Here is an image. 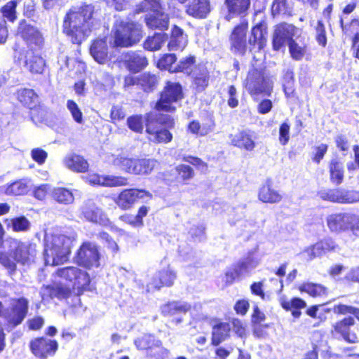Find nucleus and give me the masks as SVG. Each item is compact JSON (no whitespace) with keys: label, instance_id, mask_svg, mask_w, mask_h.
I'll use <instances>...</instances> for the list:
<instances>
[{"label":"nucleus","instance_id":"f257e3e1","mask_svg":"<svg viewBox=\"0 0 359 359\" xmlns=\"http://www.w3.org/2000/svg\"><path fill=\"white\" fill-rule=\"evenodd\" d=\"M76 238V233L72 229L46 231L43 251L45 264L55 266L67 262Z\"/></svg>","mask_w":359,"mask_h":359},{"label":"nucleus","instance_id":"f03ea898","mask_svg":"<svg viewBox=\"0 0 359 359\" xmlns=\"http://www.w3.org/2000/svg\"><path fill=\"white\" fill-rule=\"evenodd\" d=\"M94 6L84 5L67 14L63 24L64 32L74 43L80 44L90 34L93 26Z\"/></svg>","mask_w":359,"mask_h":359},{"label":"nucleus","instance_id":"7ed1b4c3","mask_svg":"<svg viewBox=\"0 0 359 359\" xmlns=\"http://www.w3.org/2000/svg\"><path fill=\"white\" fill-rule=\"evenodd\" d=\"M105 160L123 171L137 175L151 174L158 164L154 158H133L123 154H108L105 156Z\"/></svg>","mask_w":359,"mask_h":359},{"label":"nucleus","instance_id":"20e7f679","mask_svg":"<svg viewBox=\"0 0 359 359\" xmlns=\"http://www.w3.org/2000/svg\"><path fill=\"white\" fill-rule=\"evenodd\" d=\"M245 87L253 97L258 95H270L273 88V81L262 71L252 69L248 74Z\"/></svg>","mask_w":359,"mask_h":359},{"label":"nucleus","instance_id":"39448f33","mask_svg":"<svg viewBox=\"0 0 359 359\" xmlns=\"http://www.w3.org/2000/svg\"><path fill=\"white\" fill-rule=\"evenodd\" d=\"M142 37L140 29L133 22H116L114 27V46L128 47Z\"/></svg>","mask_w":359,"mask_h":359},{"label":"nucleus","instance_id":"423d86ee","mask_svg":"<svg viewBox=\"0 0 359 359\" xmlns=\"http://www.w3.org/2000/svg\"><path fill=\"white\" fill-rule=\"evenodd\" d=\"M9 248L13 252L15 262L23 265L29 264L34 261L36 255V245L29 242H22L17 239L10 238L7 241Z\"/></svg>","mask_w":359,"mask_h":359},{"label":"nucleus","instance_id":"0eeeda50","mask_svg":"<svg viewBox=\"0 0 359 359\" xmlns=\"http://www.w3.org/2000/svg\"><path fill=\"white\" fill-rule=\"evenodd\" d=\"M75 262L86 269L97 268L100 263V254L97 246L90 242H85L78 250Z\"/></svg>","mask_w":359,"mask_h":359},{"label":"nucleus","instance_id":"6e6552de","mask_svg":"<svg viewBox=\"0 0 359 359\" xmlns=\"http://www.w3.org/2000/svg\"><path fill=\"white\" fill-rule=\"evenodd\" d=\"M358 215L351 212L332 214L327 218L328 228L332 232L341 233L350 230L355 236Z\"/></svg>","mask_w":359,"mask_h":359},{"label":"nucleus","instance_id":"1a4fd4ad","mask_svg":"<svg viewBox=\"0 0 359 359\" xmlns=\"http://www.w3.org/2000/svg\"><path fill=\"white\" fill-rule=\"evenodd\" d=\"M182 97V87L179 83L168 81L161 93L156 107L158 110L172 111L175 109V104Z\"/></svg>","mask_w":359,"mask_h":359},{"label":"nucleus","instance_id":"9d476101","mask_svg":"<svg viewBox=\"0 0 359 359\" xmlns=\"http://www.w3.org/2000/svg\"><path fill=\"white\" fill-rule=\"evenodd\" d=\"M57 274L60 278L69 282L72 287L79 291L85 289L90 283L88 273L75 266L59 269Z\"/></svg>","mask_w":359,"mask_h":359},{"label":"nucleus","instance_id":"9b49d317","mask_svg":"<svg viewBox=\"0 0 359 359\" xmlns=\"http://www.w3.org/2000/svg\"><path fill=\"white\" fill-rule=\"evenodd\" d=\"M28 306L29 302L25 298L22 297L12 300L10 310H8L4 315L8 322V328H14L23 321L27 316Z\"/></svg>","mask_w":359,"mask_h":359},{"label":"nucleus","instance_id":"f8f14e48","mask_svg":"<svg viewBox=\"0 0 359 359\" xmlns=\"http://www.w3.org/2000/svg\"><path fill=\"white\" fill-rule=\"evenodd\" d=\"M299 30L291 24L282 23L276 26L273 35V48L279 50L286 43L288 45L293 41V37L297 36Z\"/></svg>","mask_w":359,"mask_h":359},{"label":"nucleus","instance_id":"ddd939ff","mask_svg":"<svg viewBox=\"0 0 359 359\" xmlns=\"http://www.w3.org/2000/svg\"><path fill=\"white\" fill-rule=\"evenodd\" d=\"M355 324V320L352 317L344 318L332 325V335L335 338H342L350 344H355L359 341L358 337L351 327Z\"/></svg>","mask_w":359,"mask_h":359},{"label":"nucleus","instance_id":"4468645a","mask_svg":"<svg viewBox=\"0 0 359 359\" xmlns=\"http://www.w3.org/2000/svg\"><path fill=\"white\" fill-rule=\"evenodd\" d=\"M58 348L55 340L46 337L36 338L30 342L32 353L39 359H46L53 355Z\"/></svg>","mask_w":359,"mask_h":359},{"label":"nucleus","instance_id":"2eb2a0df","mask_svg":"<svg viewBox=\"0 0 359 359\" xmlns=\"http://www.w3.org/2000/svg\"><path fill=\"white\" fill-rule=\"evenodd\" d=\"M151 198L152 194L144 189H130L121 191L116 202L122 209H128L137 199L148 201Z\"/></svg>","mask_w":359,"mask_h":359},{"label":"nucleus","instance_id":"dca6fc26","mask_svg":"<svg viewBox=\"0 0 359 359\" xmlns=\"http://www.w3.org/2000/svg\"><path fill=\"white\" fill-rule=\"evenodd\" d=\"M248 27V22L243 20L233 29L230 36L231 49L239 54H244L247 48L246 32Z\"/></svg>","mask_w":359,"mask_h":359},{"label":"nucleus","instance_id":"f3484780","mask_svg":"<svg viewBox=\"0 0 359 359\" xmlns=\"http://www.w3.org/2000/svg\"><path fill=\"white\" fill-rule=\"evenodd\" d=\"M152 114H148L146 117V132L149 141L154 143H168L172 139V134L166 129L156 127L151 121Z\"/></svg>","mask_w":359,"mask_h":359},{"label":"nucleus","instance_id":"a211bd4d","mask_svg":"<svg viewBox=\"0 0 359 359\" xmlns=\"http://www.w3.org/2000/svg\"><path fill=\"white\" fill-rule=\"evenodd\" d=\"M256 139V134L250 130H242L230 135L232 145L248 151H251L255 148Z\"/></svg>","mask_w":359,"mask_h":359},{"label":"nucleus","instance_id":"6ab92c4d","mask_svg":"<svg viewBox=\"0 0 359 359\" xmlns=\"http://www.w3.org/2000/svg\"><path fill=\"white\" fill-rule=\"evenodd\" d=\"M83 179L90 184L102 185L104 187H119L127 184V179L123 177L113 175H99L89 174L83 176Z\"/></svg>","mask_w":359,"mask_h":359},{"label":"nucleus","instance_id":"aec40b11","mask_svg":"<svg viewBox=\"0 0 359 359\" xmlns=\"http://www.w3.org/2000/svg\"><path fill=\"white\" fill-rule=\"evenodd\" d=\"M198 311L201 309V304H195L191 306L185 302H171L161 307V312L165 316H174L184 314L191 310Z\"/></svg>","mask_w":359,"mask_h":359},{"label":"nucleus","instance_id":"412c9836","mask_svg":"<svg viewBox=\"0 0 359 359\" xmlns=\"http://www.w3.org/2000/svg\"><path fill=\"white\" fill-rule=\"evenodd\" d=\"M81 212L88 222L102 226H107L109 223V219L103 211L90 201L87 202L82 207Z\"/></svg>","mask_w":359,"mask_h":359},{"label":"nucleus","instance_id":"4be33fe9","mask_svg":"<svg viewBox=\"0 0 359 359\" xmlns=\"http://www.w3.org/2000/svg\"><path fill=\"white\" fill-rule=\"evenodd\" d=\"M338 248V245L331 238H326L315 245L306 248L302 254L308 259H313L315 257H320L327 252L334 251Z\"/></svg>","mask_w":359,"mask_h":359},{"label":"nucleus","instance_id":"5701e85b","mask_svg":"<svg viewBox=\"0 0 359 359\" xmlns=\"http://www.w3.org/2000/svg\"><path fill=\"white\" fill-rule=\"evenodd\" d=\"M266 25L262 21L256 25L252 29L251 35L249 38L250 50H260L266 45Z\"/></svg>","mask_w":359,"mask_h":359},{"label":"nucleus","instance_id":"b1692460","mask_svg":"<svg viewBox=\"0 0 359 359\" xmlns=\"http://www.w3.org/2000/svg\"><path fill=\"white\" fill-rule=\"evenodd\" d=\"M41 295L43 301L49 299H66L71 293L70 289L61 284L43 286L41 289Z\"/></svg>","mask_w":359,"mask_h":359},{"label":"nucleus","instance_id":"393cba45","mask_svg":"<svg viewBox=\"0 0 359 359\" xmlns=\"http://www.w3.org/2000/svg\"><path fill=\"white\" fill-rule=\"evenodd\" d=\"M123 60L130 72H138L148 64L147 59L142 53L128 52L123 55Z\"/></svg>","mask_w":359,"mask_h":359},{"label":"nucleus","instance_id":"a878e982","mask_svg":"<svg viewBox=\"0 0 359 359\" xmlns=\"http://www.w3.org/2000/svg\"><path fill=\"white\" fill-rule=\"evenodd\" d=\"M64 165L76 172H85L88 169V163L83 157L76 154H67L62 160Z\"/></svg>","mask_w":359,"mask_h":359},{"label":"nucleus","instance_id":"bb28decb","mask_svg":"<svg viewBox=\"0 0 359 359\" xmlns=\"http://www.w3.org/2000/svg\"><path fill=\"white\" fill-rule=\"evenodd\" d=\"M187 36L182 29L174 26L172 29L170 40L168 44L169 50H182L187 45Z\"/></svg>","mask_w":359,"mask_h":359},{"label":"nucleus","instance_id":"cd10ccee","mask_svg":"<svg viewBox=\"0 0 359 359\" xmlns=\"http://www.w3.org/2000/svg\"><path fill=\"white\" fill-rule=\"evenodd\" d=\"M18 33L28 43L40 46L43 41L40 32L35 27L25 23L19 26Z\"/></svg>","mask_w":359,"mask_h":359},{"label":"nucleus","instance_id":"c85d7f7f","mask_svg":"<svg viewBox=\"0 0 359 359\" xmlns=\"http://www.w3.org/2000/svg\"><path fill=\"white\" fill-rule=\"evenodd\" d=\"M210 11L209 0H193L187 6V13L197 18H204Z\"/></svg>","mask_w":359,"mask_h":359},{"label":"nucleus","instance_id":"c756f323","mask_svg":"<svg viewBox=\"0 0 359 359\" xmlns=\"http://www.w3.org/2000/svg\"><path fill=\"white\" fill-rule=\"evenodd\" d=\"M90 53L94 60L100 64L107 60V45L104 39L95 40L90 46Z\"/></svg>","mask_w":359,"mask_h":359},{"label":"nucleus","instance_id":"7c9ffc66","mask_svg":"<svg viewBox=\"0 0 359 359\" xmlns=\"http://www.w3.org/2000/svg\"><path fill=\"white\" fill-rule=\"evenodd\" d=\"M176 278L175 273L169 269L159 271L156 277L149 283V289H159L163 285L170 286Z\"/></svg>","mask_w":359,"mask_h":359},{"label":"nucleus","instance_id":"2f4dec72","mask_svg":"<svg viewBox=\"0 0 359 359\" xmlns=\"http://www.w3.org/2000/svg\"><path fill=\"white\" fill-rule=\"evenodd\" d=\"M25 67L33 74H41L45 67V61L41 56L29 51L26 55Z\"/></svg>","mask_w":359,"mask_h":359},{"label":"nucleus","instance_id":"473e14b6","mask_svg":"<svg viewBox=\"0 0 359 359\" xmlns=\"http://www.w3.org/2000/svg\"><path fill=\"white\" fill-rule=\"evenodd\" d=\"M17 98L20 102L31 110H33L39 102L38 95L32 89L22 88L18 90Z\"/></svg>","mask_w":359,"mask_h":359},{"label":"nucleus","instance_id":"72a5a7b5","mask_svg":"<svg viewBox=\"0 0 359 359\" xmlns=\"http://www.w3.org/2000/svg\"><path fill=\"white\" fill-rule=\"evenodd\" d=\"M194 84L198 90H203L208 85L209 73L204 65H198L194 67L191 72Z\"/></svg>","mask_w":359,"mask_h":359},{"label":"nucleus","instance_id":"f704fd0d","mask_svg":"<svg viewBox=\"0 0 359 359\" xmlns=\"http://www.w3.org/2000/svg\"><path fill=\"white\" fill-rule=\"evenodd\" d=\"M259 199L264 203H276L282 200L281 194L269 183L264 184L259 191Z\"/></svg>","mask_w":359,"mask_h":359},{"label":"nucleus","instance_id":"c9c22d12","mask_svg":"<svg viewBox=\"0 0 359 359\" xmlns=\"http://www.w3.org/2000/svg\"><path fill=\"white\" fill-rule=\"evenodd\" d=\"M229 8V15L226 18L230 20L232 15H241L245 13L250 6V0H226Z\"/></svg>","mask_w":359,"mask_h":359},{"label":"nucleus","instance_id":"e433bc0d","mask_svg":"<svg viewBox=\"0 0 359 359\" xmlns=\"http://www.w3.org/2000/svg\"><path fill=\"white\" fill-rule=\"evenodd\" d=\"M32 181L29 179H22L11 184L6 190L8 195H23L27 194L32 187Z\"/></svg>","mask_w":359,"mask_h":359},{"label":"nucleus","instance_id":"4c0bfd02","mask_svg":"<svg viewBox=\"0 0 359 359\" xmlns=\"http://www.w3.org/2000/svg\"><path fill=\"white\" fill-rule=\"evenodd\" d=\"M5 222L7 228H11L15 232H27L31 228V222L25 216L7 219Z\"/></svg>","mask_w":359,"mask_h":359},{"label":"nucleus","instance_id":"58836bf2","mask_svg":"<svg viewBox=\"0 0 359 359\" xmlns=\"http://www.w3.org/2000/svg\"><path fill=\"white\" fill-rule=\"evenodd\" d=\"M230 325L226 323H219L212 327V343L214 345H218L222 341H224L229 335Z\"/></svg>","mask_w":359,"mask_h":359},{"label":"nucleus","instance_id":"ea45409f","mask_svg":"<svg viewBox=\"0 0 359 359\" xmlns=\"http://www.w3.org/2000/svg\"><path fill=\"white\" fill-rule=\"evenodd\" d=\"M135 345L138 350H148L154 347H160L161 342L154 335L144 334L135 340Z\"/></svg>","mask_w":359,"mask_h":359},{"label":"nucleus","instance_id":"a19ab883","mask_svg":"<svg viewBox=\"0 0 359 359\" xmlns=\"http://www.w3.org/2000/svg\"><path fill=\"white\" fill-rule=\"evenodd\" d=\"M167 41V35L163 33H156L152 36H149L144 43L145 49L151 51L159 50Z\"/></svg>","mask_w":359,"mask_h":359},{"label":"nucleus","instance_id":"79ce46f5","mask_svg":"<svg viewBox=\"0 0 359 359\" xmlns=\"http://www.w3.org/2000/svg\"><path fill=\"white\" fill-rule=\"evenodd\" d=\"M330 180L335 184H340L344 180V168L342 163L333 159L330 165Z\"/></svg>","mask_w":359,"mask_h":359},{"label":"nucleus","instance_id":"37998d69","mask_svg":"<svg viewBox=\"0 0 359 359\" xmlns=\"http://www.w3.org/2000/svg\"><path fill=\"white\" fill-rule=\"evenodd\" d=\"M53 197L58 203L69 205L74 202V196L72 192L66 188H55L53 191Z\"/></svg>","mask_w":359,"mask_h":359},{"label":"nucleus","instance_id":"c03bdc74","mask_svg":"<svg viewBox=\"0 0 359 359\" xmlns=\"http://www.w3.org/2000/svg\"><path fill=\"white\" fill-rule=\"evenodd\" d=\"M299 290L302 292H306L311 297H320L326 294V288L320 285L313 283H304L299 287Z\"/></svg>","mask_w":359,"mask_h":359},{"label":"nucleus","instance_id":"a18cd8bd","mask_svg":"<svg viewBox=\"0 0 359 359\" xmlns=\"http://www.w3.org/2000/svg\"><path fill=\"white\" fill-rule=\"evenodd\" d=\"M338 203H359V191L339 189Z\"/></svg>","mask_w":359,"mask_h":359},{"label":"nucleus","instance_id":"49530a36","mask_svg":"<svg viewBox=\"0 0 359 359\" xmlns=\"http://www.w3.org/2000/svg\"><path fill=\"white\" fill-rule=\"evenodd\" d=\"M158 83L156 75L144 73L137 79V84L140 85L144 91L153 90Z\"/></svg>","mask_w":359,"mask_h":359},{"label":"nucleus","instance_id":"de8ad7c7","mask_svg":"<svg viewBox=\"0 0 359 359\" xmlns=\"http://www.w3.org/2000/svg\"><path fill=\"white\" fill-rule=\"evenodd\" d=\"M176 55L173 53L165 54L158 62L160 69H168L170 72H177Z\"/></svg>","mask_w":359,"mask_h":359},{"label":"nucleus","instance_id":"09e8293b","mask_svg":"<svg viewBox=\"0 0 359 359\" xmlns=\"http://www.w3.org/2000/svg\"><path fill=\"white\" fill-rule=\"evenodd\" d=\"M288 47L290 56L294 60H302L306 55V46L304 45H299L294 40L290 42Z\"/></svg>","mask_w":359,"mask_h":359},{"label":"nucleus","instance_id":"8fccbe9b","mask_svg":"<svg viewBox=\"0 0 359 359\" xmlns=\"http://www.w3.org/2000/svg\"><path fill=\"white\" fill-rule=\"evenodd\" d=\"M190 133L200 136H205L212 130V126L210 124H200L198 121H193L188 126Z\"/></svg>","mask_w":359,"mask_h":359},{"label":"nucleus","instance_id":"3c124183","mask_svg":"<svg viewBox=\"0 0 359 359\" xmlns=\"http://www.w3.org/2000/svg\"><path fill=\"white\" fill-rule=\"evenodd\" d=\"M258 264L259 261L257 259L248 257L240 262L236 266L238 268V273L244 276L255 269Z\"/></svg>","mask_w":359,"mask_h":359},{"label":"nucleus","instance_id":"603ef678","mask_svg":"<svg viewBox=\"0 0 359 359\" xmlns=\"http://www.w3.org/2000/svg\"><path fill=\"white\" fill-rule=\"evenodd\" d=\"M196 62L195 57L188 56L180 60L177 64V72H184L190 74L193 71V67Z\"/></svg>","mask_w":359,"mask_h":359},{"label":"nucleus","instance_id":"864d4df0","mask_svg":"<svg viewBox=\"0 0 359 359\" xmlns=\"http://www.w3.org/2000/svg\"><path fill=\"white\" fill-rule=\"evenodd\" d=\"M67 108L70 112L73 119L77 123L81 124L83 122V113L78 104L73 100H69L67 102Z\"/></svg>","mask_w":359,"mask_h":359},{"label":"nucleus","instance_id":"5fc2aeb1","mask_svg":"<svg viewBox=\"0 0 359 359\" xmlns=\"http://www.w3.org/2000/svg\"><path fill=\"white\" fill-rule=\"evenodd\" d=\"M127 124L128 128L135 133H142L144 128L142 116L135 115L128 117L127 119Z\"/></svg>","mask_w":359,"mask_h":359},{"label":"nucleus","instance_id":"6e6d98bb","mask_svg":"<svg viewBox=\"0 0 359 359\" xmlns=\"http://www.w3.org/2000/svg\"><path fill=\"white\" fill-rule=\"evenodd\" d=\"M288 4L287 0H273L271 6V13L274 16L278 14L288 13Z\"/></svg>","mask_w":359,"mask_h":359},{"label":"nucleus","instance_id":"4d7b16f0","mask_svg":"<svg viewBox=\"0 0 359 359\" xmlns=\"http://www.w3.org/2000/svg\"><path fill=\"white\" fill-rule=\"evenodd\" d=\"M281 306L285 310L300 309L306 307V302L300 298H293L290 301L283 300Z\"/></svg>","mask_w":359,"mask_h":359},{"label":"nucleus","instance_id":"13d9d810","mask_svg":"<svg viewBox=\"0 0 359 359\" xmlns=\"http://www.w3.org/2000/svg\"><path fill=\"white\" fill-rule=\"evenodd\" d=\"M17 2L15 1H11L8 2L2 8L1 12L3 16L7 18L10 21H14L16 18L15 8Z\"/></svg>","mask_w":359,"mask_h":359},{"label":"nucleus","instance_id":"bf43d9fd","mask_svg":"<svg viewBox=\"0 0 359 359\" xmlns=\"http://www.w3.org/2000/svg\"><path fill=\"white\" fill-rule=\"evenodd\" d=\"M290 125L287 121L283 123L279 128V142L281 145L285 146L290 140Z\"/></svg>","mask_w":359,"mask_h":359},{"label":"nucleus","instance_id":"052dcab7","mask_svg":"<svg viewBox=\"0 0 359 359\" xmlns=\"http://www.w3.org/2000/svg\"><path fill=\"white\" fill-rule=\"evenodd\" d=\"M232 329L233 332L241 338L246 337V328L243 322L238 319L233 318L231 320Z\"/></svg>","mask_w":359,"mask_h":359},{"label":"nucleus","instance_id":"680f3d73","mask_svg":"<svg viewBox=\"0 0 359 359\" xmlns=\"http://www.w3.org/2000/svg\"><path fill=\"white\" fill-rule=\"evenodd\" d=\"M338 193L339 189L322 190L319 191L318 196L323 200L328 201L333 203H338Z\"/></svg>","mask_w":359,"mask_h":359},{"label":"nucleus","instance_id":"e2e57ef3","mask_svg":"<svg viewBox=\"0 0 359 359\" xmlns=\"http://www.w3.org/2000/svg\"><path fill=\"white\" fill-rule=\"evenodd\" d=\"M316 32L317 41L320 45L325 46L327 43L326 32L325 25L321 20L318 21Z\"/></svg>","mask_w":359,"mask_h":359},{"label":"nucleus","instance_id":"0e129e2a","mask_svg":"<svg viewBox=\"0 0 359 359\" xmlns=\"http://www.w3.org/2000/svg\"><path fill=\"white\" fill-rule=\"evenodd\" d=\"M31 156L38 164L42 165L45 163L48 154L41 148H35L31 151Z\"/></svg>","mask_w":359,"mask_h":359},{"label":"nucleus","instance_id":"69168bd1","mask_svg":"<svg viewBox=\"0 0 359 359\" xmlns=\"http://www.w3.org/2000/svg\"><path fill=\"white\" fill-rule=\"evenodd\" d=\"M327 148L328 147L325 144H320V145L314 147L312 160L318 164L326 154Z\"/></svg>","mask_w":359,"mask_h":359},{"label":"nucleus","instance_id":"338daca9","mask_svg":"<svg viewBox=\"0 0 359 359\" xmlns=\"http://www.w3.org/2000/svg\"><path fill=\"white\" fill-rule=\"evenodd\" d=\"M50 190V187L49 184H41L38 187H34L33 192L34 196L38 200H43L46 198L48 193Z\"/></svg>","mask_w":359,"mask_h":359},{"label":"nucleus","instance_id":"774afa93","mask_svg":"<svg viewBox=\"0 0 359 359\" xmlns=\"http://www.w3.org/2000/svg\"><path fill=\"white\" fill-rule=\"evenodd\" d=\"M0 264L10 271H14L16 268L15 260L11 259L6 253L0 252Z\"/></svg>","mask_w":359,"mask_h":359}]
</instances>
